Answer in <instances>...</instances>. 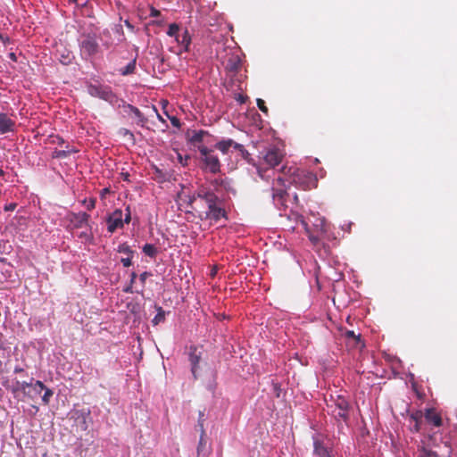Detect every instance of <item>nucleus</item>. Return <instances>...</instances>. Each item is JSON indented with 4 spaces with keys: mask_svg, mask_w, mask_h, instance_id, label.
Listing matches in <instances>:
<instances>
[{
    "mask_svg": "<svg viewBox=\"0 0 457 457\" xmlns=\"http://www.w3.org/2000/svg\"><path fill=\"white\" fill-rule=\"evenodd\" d=\"M125 134H129L130 137H133V134L127 129L125 130Z\"/></svg>",
    "mask_w": 457,
    "mask_h": 457,
    "instance_id": "5fc2aeb1",
    "label": "nucleus"
},
{
    "mask_svg": "<svg viewBox=\"0 0 457 457\" xmlns=\"http://www.w3.org/2000/svg\"><path fill=\"white\" fill-rule=\"evenodd\" d=\"M314 453L320 457H331L327 450V448L323 445V444L316 439L313 442Z\"/></svg>",
    "mask_w": 457,
    "mask_h": 457,
    "instance_id": "aec40b11",
    "label": "nucleus"
},
{
    "mask_svg": "<svg viewBox=\"0 0 457 457\" xmlns=\"http://www.w3.org/2000/svg\"><path fill=\"white\" fill-rule=\"evenodd\" d=\"M176 40L179 43V45L184 47L185 51L189 50L191 37L187 29L181 35L177 36Z\"/></svg>",
    "mask_w": 457,
    "mask_h": 457,
    "instance_id": "6ab92c4d",
    "label": "nucleus"
},
{
    "mask_svg": "<svg viewBox=\"0 0 457 457\" xmlns=\"http://www.w3.org/2000/svg\"><path fill=\"white\" fill-rule=\"evenodd\" d=\"M158 312L155 315V317L153 320V323L154 325L159 324L160 322L163 321L165 319V313L162 307H158Z\"/></svg>",
    "mask_w": 457,
    "mask_h": 457,
    "instance_id": "cd10ccee",
    "label": "nucleus"
},
{
    "mask_svg": "<svg viewBox=\"0 0 457 457\" xmlns=\"http://www.w3.org/2000/svg\"><path fill=\"white\" fill-rule=\"evenodd\" d=\"M149 276H151V273L146 272V271H145V272H143V273H141V274H140V276H139V279H140V281H141V283H142L143 285L145 283V280H146V278H147Z\"/></svg>",
    "mask_w": 457,
    "mask_h": 457,
    "instance_id": "ea45409f",
    "label": "nucleus"
},
{
    "mask_svg": "<svg viewBox=\"0 0 457 457\" xmlns=\"http://www.w3.org/2000/svg\"><path fill=\"white\" fill-rule=\"evenodd\" d=\"M159 15H161V12L154 7H151L150 16L151 17H158Z\"/></svg>",
    "mask_w": 457,
    "mask_h": 457,
    "instance_id": "a19ab883",
    "label": "nucleus"
},
{
    "mask_svg": "<svg viewBox=\"0 0 457 457\" xmlns=\"http://www.w3.org/2000/svg\"><path fill=\"white\" fill-rule=\"evenodd\" d=\"M120 175H121V177H122L123 180H125V181H129V173H127V172H126V173L122 172Z\"/></svg>",
    "mask_w": 457,
    "mask_h": 457,
    "instance_id": "49530a36",
    "label": "nucleus"
},
{
    "mask_svg": "<svg viewBox=\"0 0 457 457\" xmlns=\"http://www.w3.org/2000/svg\"><path fill=\"white\" fill-rule=\"evenodd\" d=\"M112 45V42H108V41L104 42V46H106L107 48H109Z\"/></svg>",
    "mask_w": 457,
    "mask_h": 457,
    "instance_id": "3c124183",
    "label": "nucleus"
},
{
    "mask_svg": "<svg viewBox=\"0 0 457 457\" xmlns=\"http://www.w3.org/2000/svg\"><path fill=\"white\" fill-rule=\"evenodd\" d=\"M441 443H444L445 446L450 448L448 443L444 442L443 438L438 436L436 431L429 430L428 433H424L417 445L418 457H440L436 448H439Z\"/></svg>",
    "mask_w": 457,
    "mask_h": 457,
    "instance_id": "20e7f679",
    "label": "nucleus"
},
{
    "mask_svg": "<svg viewBox=\"0 0 457 457\" xmlns=\"http://www.w3.org/2000/svg\"><path fill=\"white\" fill-rule=\"evenodd\" d=\"M136 70V59L130 61L124 68L120 69V73L123 76L130 75L135 72Z\"/></svg>",
    "mask_w": 457,
    "mask_h": 457,
    "instance_id": "4be33fe9",
    "label": "nucleus"
},
{
    "mask_svg": "<svg viewBox=\"0 0 457 457\" xmlns=\"http://www.w3.org/2000/svg\"><path fill=\"white\" fill-rule=\"evenodd\" d=\"M214 148L220 151L223 154H228L230 148L238 151L244 158L249 154L243 145L238 144L230 138L217 142L214 145Z\"/></svg>",
    "mask_w": 457,
    "mask_h": 457,
    "instance_id": "9b49d317",
    "label": "nucleus"
},
{
    "mask_svg": "<svg viewBox=\"0 0 457 457\" xmlns=\"http://www.w3.org/2000/svg\"><path fill=\"white\" fill-rule=\"evenodd\" d=\"M21 386V392L32 401H35L44 391V395L41 396V401L44 405H48L54 395V391L46 387L40 380L31 378L30 382L23 381Z\"/></svg>",
    "mask_w": 457,
    "mask_h": 457,
    "instance_id": "39448f33",
    "label": "nucleus"
},
{
    "mask_svg": "<svg viewBox=\"0 0 457 457\" xmlns=\"http://www.w3.org/2000/svg\"><path fill=\"white\" fill-rule=\"evenodd\" d=\"M300 223L303 227L309 240L317 251L324 247V239H328L329 224L327 223L324 218H315V221L311 228L307 221L303 217L300 218Z\"/></svg>",
    "mask_w": 457,
    "mask_h": 457,
    "instance_id": "7ed1b4c3",
    "label": "nucleus"
},
{
    "mask_svg": "<svg viewBox=\"0 0 457 457\" xmlns=\"http://www.w3.org/2000/svg\"><path fill=\"white\" fill-rule=\"evenodd\" d=\"M77 150H74L72 148H69L67 146V149L66 150H54L53 152V154H52V157L53 158H57V159H63V158H66L68 157L72 153H76Z\"/></svg>",
    "mask_w": 457,
    "mask_h": 457,
    "instance_id": "412c9836",
    "label": "nucleus"
},
{
    "mask_svg": "<svg viewBox=\"0 0 457 457\" xmlns=\"http://www.w3.org/2000/svg\"><path fill=\"white\" fill-rule=\"evenodd\" d=\"M206 135H208V132L204 130L194 131L193 135L190 137V142L193 144L201 143L204 140V136Z\"/></svg>",
    "mask_w": 457,
    "mask_h": 457,
    "instance_id": "393cba45",
    "label": "nucleus"
},
{
    "mask_svg": "<svg viewBox=\"0 0 457 457\" xmlns=\"http://www.w3.org/2000/svg\"><path fill=\"white\" fill-rule=\"evenodd\" d=\"M215 273H216V271L213 270L212 271V276H214V275H215Z\"/></svg>",
    "mask_w": 457,
    "mask_h": 457,
    "instance_id": "13d9d810",
    "label": "nucleus"
},
{
    "mask_svg": "<svg viewBox=\"0 0 457 457\" xmlns=\"http://www.w3.org/2000/svg\"><path fill=\"white\" fill-rule=\"evenodd\" d=\"M21 383H22V382L16 381V382H15V385H13V386H12L11 390H12V392L13 394L17 393L18 391H21Z\"/></svg>",
    "mask_w": 457,
    "mask_h": 457,
    "instance_id": "58836bf2",
    "label": "nucleus"
},
{
    "mask_svg": "<svg viewBox=\"0 0 457 457\" xmlns=\"http://www.w3.org/2000/svg\"><path fill=\"white\" fill-rule=\"evenodd\" d=\"M294 198H295V202H297V201H298V196H297L296 195L294 196Z\"/></svg>",
    "mask_w": 457,
    "mask_h": 457,
    "instance_id": "4d7b16f0",
    "label": "nucleus"
},
{
    "mask_svg": "<svg viewBox=\"0 0 457 457\" xmlns=\"http://www.w3.org/2000/svg\"><path fill=\"white\" fill-rule=\"evenodd\" d=\"M272 388H273V394L277 396V397H279L280 396V393H281V387H280V385L278 383V382H272Z\"/></svg>",
    "mask_w": 457,
    "mask_h": 457,
    "instance_id": "f704fd0d",
    "label": "nucleus"
},
{
    "mask_svg": "<svg viewBox=\"0 0 457 457\" xmlns=\"http://www.w3.org/2000/svg\"><path fill=\"white\" fill-rule=\"evenodd\" d=\"M107 230L112 234L117 229L122 228L124 226L123 212L121 209H115L106 217Z\"/></svg>",
    "mask_w": 457,
    "mask_h": 457,
    "instance_id": "f8f14e48",
    "label": "nucleus"
},
{
    "mask_svg": "<svg viewBox=\"0 0 457 457\" xmlns=\"http://www.w3.org/2000/svg\"><path fill=\"white\" fill-rule=\"evenodd\" d=\"M208 210L204 212L202 219L210 220L212 221H219L221 218L228 219L225 209L221 206V201L218 199L211 204L207 205Z\"/></svg>",
    "mask_w": 457,
    "mask_h": 457,
    "instance_id": "9d476101",
    "label": "nucleus"
},
{
    "mask_svg": "<svg viewBox=\"0 0 457 457\" xmlns=\"http://www.w3.org/2000/svg\"><path fill=\"white\" fill-rule=\"evenodd\" d=\"M17 204L14 203H11L8 205L4 206V210L7 212H12L16 208Z\"/></svg>",
    "mask_w": 457,
    "mask_h": 457,
    "instance_id": "79ce46f5",
    "label": "nucleus"
},
{
    "mask_svg": "<svg viewBox=\"0 0 457 457\" xmlns=\"http://www.w3.org/2000/svg\"><path fill=\"white\" fill-rule=\"evenodd\" d=\"M131 288H132V284L130 283L129 286L124 289V291L126 293H132V289Z\"/></svg>",
    "mask_w": 457,
    "mask_h": 457,
    "instance_id": "09e8293b",
    "label": "nucleus"
},
{
    "mask_svg": "<svg viewBox=\"0 0 457 457\" xmlns=\"http://www.w3.org/2000/svg\"><path fill=\"white\" fill-rule=\"evenodd\" d=\"M88 93L95 97L101 98L112 104L118 102L117 96L112 92V88L104 85H90L88 87Z\"/></svg>",
    "mask_w": 457,
    "mask_h": 457,
    "instance_id": "6e6552de",
    "label": "nucleus"
},
{
    "mask_svg": "<svg viewBox=\"0 0 457 457\" xmlns=\"http://www.w3.org/2000/svg\"><path fill=\"white\" fill-rule=\"evenodd\" d=\"M179 25L176 23H172L169 26L167 35L170 37H177V36H179Z\"/></svg>",
    "mask_w": 457,
    "mask_h": 457,
    "instance_id": "c85d7f7f",
    "label": "nucleus"
},
{
    "mask_svg": "<svg viewBox=\"0 0 457 457\" xmlns=\"http://www.w3.org/2000/svg\"><path fill=\"white\" fill-rule=\"evenodd\" d=\"M256 103L260 111L262 112L264 114H268V107L266 106L264 100L258 98Z\"/></svg>",
    "mask_w": 457,
    "mask_h": 457,
    "instance_id": "2f4dec72",
    "label": "nucleus"
},
{
    "mask_svg": "<svg viewBox=\"0 0 457 457\" xmlns=\"http://www.w3.org/2000/svg\"><path fill=\"white\" fill-rule=\"evenodd\" d=\"M257 171H258L259 176H260L262 179H265V178H266V176H265V172H266V171L262 170V169H260V168H258Z\"/></svg>",
    "mask_w": 457,
    "mask_h": 457,
    "instance_id": "a18cd8bd",
    "label": "nucleus"
},
{
    "mask_svg": "<svg viewBox=\"0 0 457 457\" xmlns=\"http://www.w3.org/2000/svg\"><path fill=\"white\" fill-rule=\"evenodd\" d=\"M23 371V369L21 368V367H15L14 368V372L15 373H20V372H22Z\"/></svg>",
    "mask_w": 457,
    "mask_h": 457,
    "instance_id": "8fccbe9b",
    "label": "nucleus"
},
{
    "mask_svg": "<svg viewBox=\"0 0 457 457\" xmlns=\"http://www.w3.org/2000/svg\"><path fill=\"white\" fill-rule=\"evenodd\" d=\"M136 278H137L136 272H132L131 273V278H130V283L131 284H133L135 282Z\"/></svg>",
    "mask_w": 457,
    "mask_h": 457,
    "instance_id": "de8ad7c7",
    "label": "nucleus"
},
{
    "mask_svg": "<svg viewBox=\"0 0 457 457\" xmlns=\"http://www.w3.org/2000/svg\"><path fill=\"white\" fill-rule=\"evenodd\" d=\"M199 425L201 427V436H200V440H199V443H198V446H197V453L198 455L200 453H202L203 452H204L205 450V447H206V440L204 438V435H205V432H204V425L201 421H199Z\"/></svg>",
    "mask_w": 457,
    "mask_h": 457,
    "instance_id": "b1692460",
    "label": "nucleus"
},
{
    "mask_svg": "<svg viewBox=\"0 0 457 457\" xmlns=\"http://www.w3.org/2000/svg\"><path fill=\"white\" fill-rule=\"evenodd\" d=\"M79 237L82 239H84L87 242H89L93 239V236L90 232L83 231L81 232Z\"/></svg>",
    "mask_w": 457,
    "mask_h": 457,
    "instance_id": "c9c22d12",
    "label": "nucleus"
},
{
    "mask_svg": "<svg viewBox=\"0 0 457 457\" xmlns=\"http://www.w3.org/2000/svg\"><path fill=\"white\" fill-rule=\"evenodd\" d=\"M113 32L115 34L118 35V42H121L124 40V33H123V29L121 27V25H116L113 29H112Z\"/></svg>",
    "mask_w": 457,
    "mask_h": 457,
    "instance_id": "c756f323",
    "label": "nucleus"
},
{
    "mask_svg": "<svg viewBox=\"0 0 457 457\" xmlns=\"http://www.w3.org/2000/svg\"><path fill=\"white\" fill-rule=\"evenodd\" d=\"M197 199L203 200L206 204V205H212L213 202L218 201L219 197L212 189L206 186L201 185L200 187H198L196 191L189 197V205L192 206L193 203L195 202Z\"/></svg>",
    "mask_w": 457,
    "mask_h": 457,
    "instance_id": "1a4fd4ad",
    "label": "nucleus"
},
{
    "mask_svg": "<svg viewBox=\"0 0 457 457\" xmlns=\"http://www.w3.org/2000/svg\"><path fill=\"white\" fill-rule=\"evenodd\" d=\"M4 170L0 169V176H4Z\"/></svg>",
    "mask_w": 457,
    "mask_h": 457,
    "instance_id": "6e6d98bb",
    "label": "nucleus"
},
{
    "mask_svg": "<svg viewBox=\"0 0 457 457\" xmlns=\"http://www.w3.org/2000/svg\"><path fill=\"white\" fill-rule=\"evenodd\" d=\"M157 116H158V119H159L162 122L165 123L164 119H163V118H162V117L158 113V112H157Z\"/></svg>",
    "mask_w": 457,
    "mask_h": 457,
    "instance_id": "603ef678",
    "label": "nucleus"
},
{
    "mask_svg": "<svg viewBox=\"0 0 457 457\" xmlns=\"http://www.w3.org/2000/svg\"><path fill=\"white\" fill-rule=\"evenodd\" d=\"M238 100L241 102V103H244L245 102V99L242 96H239L238 97Z\"/></svg>",
    "mask_w": 457,
    "mask_h": 457,
    "instance_id": "864d4df0",
    "label": "nucleus"
},
{
    "mask_svg": "<svg viewBox=\"0 0 457 457\" xmlns=\"http://www.w3.org/2000/svg\"><path fill=\"white\" fill-rule=\"evenodd\" d=\"M143 253L151 257V258H154L157 253H158V249L155 245H152V244H145L143 248Z\"/></svg>",
    "mask_w": 457,
    "mask_h": 457,
    "instance_id": "5701e85b",
    "label": "nucleus"
},
{
    "mask_svg": "<svg viewBox=\"0 0 457 457\" xmlns=\"http://www.w3.org/2000/svg\"><path fill=\"white\" fill-rule=\"evenodd\" d=\"M130 109L133 112V113L136 115V117H137L141 121H144V120H145L144 115L138 108L130 105Z\"/></svg>",
    "mask_w": 457,
    "mask_h": 457,
    "instance_id": "72a5a7b5",
    "label": "nucleus"
},
{
    "mask_svg": "<svg viewBox=\"0 0 457 457\" xmlns=\"http://www.w3.org/2000/svg\"><path fill=\"white\" fill-rule=\"evenodd\" d=\"M117 252L120 253L127 254L128 256H133L134 254V251L127 243L120 244L117 248Z\"/></svg>",
    "mask_w": 457,
    "mask_h": 457,
    "instance_id": "a878e982",
    "label": "nucleus"
},
{
    "mask_svg": "<svg viewBox=\"0 0 457 457\" xmlns=\"http://www.w3.org/2000/svg\"><path fill=\"white\" fill-rule=\"evenodd\" d=\"M201 360V353H197V348L195 346L190 347V353H189V361L191 364V371L194 376V378L196 379V370L198 368V364Z\"/></svg>",
    "mask_w": 457,
    "mask_h": 457,
    "instance_id": "f3484780",
    "label": "nucleus"
},
{
    "mask_svg": "<svg viewBox=\"0 0 457 457\" xmlns=\"http://www.w3.org/2000/svg\"><path fill=\"white\" fill-rule=\"evenodd\" d=\"M82 203H83V204L86 205V207L88 211H91L96 207V198H89L88 200L84 199Z\"/></svg>",
    "mask_w": 457,
    "mask_h": 457,
    "instance_id": "7c9ffc66",
    "label": "nucleus"
},
{
    "mask_svg": "<svg viewBox=\"0 0 457 457\" xmlns=\"http://www.w3.org/2000/svg\"><path fill=\"white\" fill-rule=\"evenodd\" d=\"M197 148L200 154L199 161L202 170L212 174L219 173L220 171V162L214 150L204 145H198Z\"/></svg>",
    "mask_w": 457,
    "mask_h": 457,
    "instance_id": "423d86ee",
    "label": "nucleus"
},
{
    "mask_svg": "<svg viewBox=\"0 0 457 457\" xmlns=\"http://www.w3.org/2000/svg\"><path fill=\"white\" fill-rule=\"evenodd\" d=\"M293 184L303 190H309L316 187V176L305 170L296 167L283 166L278 176L273 179L271 187V196L275 205L285 206L288 194L287 192V184Z\"/></svg>",
    "mask_w": 457,
    "mask_h": 457,
    "instance_id": "f257e3e1",
    "label": "nucleus"
},
{
    "mask_svg": "<svg viewBox=\"0 0 457 457\" xmlns=\"http://www.w3.org/2000/svg\"><path fill=\"white\" fill-rule=\"evenodd\" d=\"M89 218L90 215L87 212H80L78 213H71V222L73 223L74 227L77 228H83V227H88L91 228L89 225Z\"/></svg>",
    "mask_w": 457,
    "mask_h": 457,
    "instance_id": "2eb2a0df",
    "label": "nucleus"
},
{
    "mask_svg": "<svg viewBox=\"0 0 457 457\" xmlns=\"http://www.w3.org/2000/svg\"><path fill=\"white\" fill-rule=\"evenodd\" d=\"M110 193V189L108 187H104L100 192V196L104 198L107 194Z\"/></svg>",
    "mask_w": 457,
    "mask_h": 457,
    "instance_id": "37998d69",
    "label": "nucleus"
},
{
    "mask_svg": "<svg viewBox=\"0 0 457 457\" xmlns=\"http://www.w3.org/2000/svg\"><path fill=\"white\" fill-rule=\"evenodd\" d=\"M124 224H129L131 221V212L130 207L127 206L126 208V214L123 218Z\"/></svg>",
    "mask_w": 457,
    "mask_h": 457,
    "instance_id": "e433bc0d",
    "label": "nucleus"
},
{
    "mask_svg": "<svg viewBox=\"0 0 457 457\" xmlns=\"http://www.w3.org/2000/svg\"><path fill=\"white\" fill-rule=\"evenodd\" d=\"M80 53L86 58L96 54L99 51V44L95 34H83L79 39Z\"/></svg>",
    "mask_w": 457,
    "mask_h": 457,
    "instance_id": "0eeeda50",
    "label": "nucleus"
},
{
    "mask_svg": "<svg viewBox=\"0 0 457 457\" xmlns=\"http://www.w3.org/2000/svg\"><path fill=\"white\" fill-rule=\"evenodd\" d=\"M283 158V153L276 147L267 149L263 154V161L265 164L270 168H274L282 162Z\"/></svg>",
    "mask_w": 457,
    "mask_h": 457,
    "instance_id": "ddd939ff",
    "label": "nucleus"
},
{
    "mask_svg": "<svg viewBox=\"0 0 457 457\" xmlns=\"http://www.w3.org/2000/svg\"><path fill=\"white\" fill-rule=\"evenodd\" d=\"M167 116L170 119V123L172 124L173 127L177 129H179L181 127V123L179 118H177L176 116H170L168 114Z\"/></svg>",
    "mask_w": 457,
    "mask_h": 457,
    "instance_id": "473e14b6",
    "label": "nucleus"
},
{
    "mask_svg": "<svg viewBox=\"0 0 457 457\" xmlns=\"http://www.w3.org/2000/svg\"><path fill=\"white\" fill-rule=\"evenodd\" d=\"M213 191L220 192L221 190L228 191L231 188L230 180L228 178H216L211 181Z\"/></svg>",
    "mask_w": 457,
    "mask_h": 457,
    "instance_id": "a211bd4d",
    "label": "nucleus"
},
{
    "mask_svg": "<svg viewBox=\"0 0 457 457\" xmlns=\"http://www.w3.org/2000/svg\"><path fill=\"white\" fill-rule=\"evenodd\" d=\"M15 128V122L10 119L6 113H0V134L12 132Z\"/></svg>",
    "mask_w": 457,
    "mask_h": 457,
    "instance_id": "dca6fc26",
    "label": "nucleus"
},
{
    "mask_svg": "<svg viewBox=\"0 0 457 457\" xmlns=\"http://www.w3.org/2000/svg\"><path fill=\"white\" fill-rule=\"evenodd\" d=\"M336 408L338 410L336 417L346 421L349 419L350 403L346 398L337 395L334 400Z\"/></svg>",
    "mask_w": 457,
    "mask_h": 457,
    "instance_id": "4468645a",
    "label": "nucleus"
},
{
    "mask_svg": "<svg viewBox=\"0 0 457 457\" xmlns=\"http://www.w3.org/2000/svg\"><path fill=\"white\" fill-rule=\"evenodd\" d=\"M229 70L230 71H237L239 68V64L237 62L229 63Z\"/></svg>",
    "mask_w": 457,
    "mask_h": 457,
    "instance_id": "c03bdc74",
    "label": "nucleus"
},
{
    "mask_svg": "<svg viewBox=\"0 0 457 457\" xmlns=\"http://www.w3.org/2000/svg\"><path fill=\"white\" fill-rule=\"evenodd\" d=\"M408 428L411 433L421 431H433V428H440L443 425V419L436 409L428 408L424 412L416 410L408 414Z\"/></svg>",
    "mask_w": 457,
    "mask_h": 457,
    "instance_id": "f03ea898",
    "label": "nucleus"
},
{
    "mask_svg": "<svg viewBox=\"0 0 457 457\" xmlns=\"http://www.w3.org/2000/svg\"><path fill=\"white\" fill-rule=\"evenodd\" d=\"M345 335L346 338H349V339L351 338L354 341L355 346H359V345L361 343V335L360 334L356 335L354 333V331H353V330H347Z\"/></svg>",
    "mask_w": 457,
    "mask_h": 457,
    "instance_id": "bb28decb",
    "label": "nucleus"
},
{
    "mask_svg": "<svg viewBox=\"0 0 457 457\" xmlns=\"http://www.w3.org/2000/svg\"><path fill=\"white\" fill-rule=\"evenodd\" d=\"M132 256H128L126 258H121L120 262L124 267H129L132 265Z\"/></svg>",
    "mask_w": 457,
    "mask_h": 457,
    "instance_id": "4c0bfd02",
    "label": "nucleus"
}]
</instances>
